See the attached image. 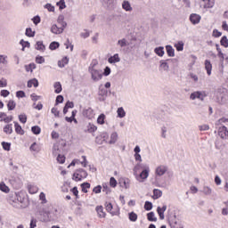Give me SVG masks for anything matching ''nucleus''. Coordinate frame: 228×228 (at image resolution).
<instances>
[{
  "instance_id": "38",
  "label": "nucleus",
  "mask_w": 228,
  "mask_h": 228,
  "mask_svg": "<svg viewBox=\"0 0 228 228\" xmlns=\"http://www.w3.org/2000/svg\"><path fill=\"white\" fill-rule=\"evenodd\" d=\"M97 131V126L92 123L87 125V133H95Z\"/></svg>"
},
{
  "instance_id": "4",
  "label": "nucleus",
  "mask_w": 228,
  "mask_h": 228,
  "mask_svg": "<svg viewBox=\"0 0 228 228\" xmlns=\"http://www.w3.org/2000/svg\"><path fill=\"white\" fill-rule=\"evenodd\" d=\"M200 6L205 10L211 9L215 6V0H200Z\"/></svg>"
},
{
  "instance_id": "31",
  "label": "nucleus",
  "mask_w": 228,
  "mask_h": 228,
  "mask_svg": "<svg viewBox=\"0 0 228 228\" xmlns=\"http://www.w3.org/2000/svg\"><path fill=\"white\" fill-rule=\"evenodd\" d=\"M97 65H99V61H97V60L94 59L92 61V62L89 65L88 68V72L92 71V70H97L95 68L97 67Z\"/></svg>"
},
{
  "instance_id": "33",
  "label": "nucleus",
  "mask_w": 228,
  "mask_h": 228,
  "mask_svg": "<svg viewBox=\"0 0 228 228\" xmlns=\"http://www.w3.org/2000/svg\"><path fill=\"white\" fill-rule=\"evenodd\" d=\"M201 94H202V92H200V91H196V92L191 93L190 95L191 101H195V99H200Z\"/></svg>"
},
{
  "instance_id": "53",
  "label": "nucleus",
  "mask_w": 228,
  "mask_h": 228,
  "mask_svg": "<svg viewBox=\"0 0 228 228\" xmlns=\"http://www.w3.org/2000/svg\"><path fill=\"white\" fill-rule=\"evenodd\" d=\"M2 147L4 151H10L12 149V143L6 142H2Z\"/></svg>"
},
{
  "instance_id": "32",
  "label": "nucleus",
  "mask_w": 228,
  "mask_h": 228,
  "mask_svg": "<svg viewBox=\"0 0 228 228\" xmlns=\"http://www.w3.org/2000/svg\"><path fill=\"white\" fill-rule=\"evenodd\" d=\"M53 88L55 94H61V90H63V88L61 87V83L60 82H55L53 85Z\"/></svg>"
},
{
  "instance_id": "16",
  "label": "nucleus",
  "mask_w": 228,
  "mask_h": 228,
  "mask_svg": "<svg viewBox=\"0 0 228 228\" xmlns=\"http://www.w3.org/2000/svg\"><path fill=\"white\" fill-rule=\"evenodd\" d=\"M95 209L100 218L106 217V212H104V208H102V206H97Z\"/></svg>"
},
{
  "instance_id": "41",
  "label": "nucleus",
  "mask_w": 228,
  "mask_h": 228,
  "mask_svg": "<svg viewBox=\"0 0 228 228\" xmlns=\"http://www.w3.org/2000/svg\"><path fill=\"white\" fill-rule=\"evenodd\" d=\"M220 45L223 47L227 48L228 47V39H227V36H223L221 40H220Z\"/></svg>"
},
{
  "instance_id": "46",
  "label": "nucleus",
  "mask_w": 228,
  "mask_h": 228,
  "mask_svg": "<svg viewBox=\"0 0 228 228\" xmlns=\"http://www.w3.org/2000/svg\"><path fill=\"white\" fill-rule=\"evenodd\" d=\"M56 5L59 6V10H65V8H67L65 0H60L59 2L56 3Z\"/></svg>"
},
{
  "instance_id": "9",
  "label": "nucleus",
  "mask_w": 228,
  "mask_h": 228,
  "mask_svg": "<svg viewBox=\"0 0 228 228\" xmlns=\"http://www.w3.org/2000/svg\"><path fill=\"white\" fill-rule=\"evenodd\" d=\"M165 211H167V205H164L162 208L161 207L157 208V213L160 220H165Z\"/></svg>"
},
{
  "instance_id": "20",
  "label": "nucleus",
  "mask_w": 228,
  "mask_h": 228,
  "mask_svg": "<svg viewBox=\"0 0 228 228\" xmlns=\"http://www.w3.org/2000/svg\"><path fill=\"white\" fill-rule=\"evenodd\" d=\"M35 49H37V51H40L41 53H44V51H45V46L44 45V42L37 41L35 45Z\"/></svg>"
},
{
  "instance_id": "13",
  "label": "nucleus",
  "mask_w": 228,
  "mask_h": 228,
  "mask_svg": "<svg viewBox=\"0 0 228 228\" xmlns=\"http://www.w3.org/2000/svg\"><path fill=\"white\" fill-rule=\"evenodd\" d=\"M154 53H155V54H157V56L163 58V56H165V47L158 46V47L154 48Z\"/></svg>"
},
{
  "instance_id": "11",
  "label": "nucleus",
  "mask_w": 228,
  "mask_h": 228,
  "mask_svg": "<svg viewBox=\"0 0 228 228\" xmlns=\"http://www.w3.org/2000/svg\"><path fill=\"white\" fill-rule=\"evenodd\" d=\"M121 6L125 12H133V6H131V3L127 0H124Z\"/></svg>"
},
{
  "instance_id": "25",
  "label": "nucleus",
  "mask_w": 228,
  "mask_h": 228,
  "mask_svg": "<svg viewBox=\"0 0 228 228\" xmlns=\"http://www.w3.org/2000/svg\"><path fill=\"white\" fill-rule=\"evenodd\" d=\"M117 140H118V134H117V132H114L110 135V140L109 142L110 145L117 143Z\"/></svg>"
},
{
  "instance_id": "62",
  "label": "nucleus",
  "mask_w": 228,
  "mask_h": 228,
  "mask_svg": "<svg viewBox=\"0 0 228 228\" xmlns=\"http://www.w3.org/2000/svg\"><path fill=\"white\" fill-rule=\"evenodd\" d=\"M57 161H58V163H60L61 165H63V163H65V157H64V155L58 154V156H57Z\"/></svg>"
},
{
  "instance_id": "50",
  "label": "nucleus",
  "mask_w": 228,
  "mask_h": 228,
  "mask_svg": "<svg viewBox=\"0 0 228 228\" xmlns=\"http://www.w3.org/2000/svg\"><path fill=\"white\" fill-rule=\"evenodd\" d=\"M63 101H65V99L63 98V95L61 94L57 95L55 100V106H58V104L63 103Z\"/></svg>"
},
{
  "instance_id": "44",
  "label": "nucleus",
  "mask_w": 228,
  "mask_h": 228,
  "mask_svg": "<svg viewBox=\"0 0 228 228\" xmlns=\"http://www.w3.org/2000/svg\"><path fill=\"white\" fill-rule=\"evenodd\" d=\"M176 51L181 52L184 49V43L183 41H179L177 44L175 45Z\"/></svg>"
},
{
  "instance_id": "39",
  "label": "nucleus",
  "mask_w": 228,
  "mask_h": 228,
  "mask_svg": "<svg viewBox=\"0 0 228 228\" xmlns=\"http://www.w3.org/2000/svg\"><path fill=\"white\" fill-rule=\"evenodd\" d=\"M118 118H124L126 117V110H124L123 107H119L117 110Z\"/></svg>"
},
{
  "instance_id": "17",
  "label": "nucleus",
  "mask_w": 228,
  "mask_h": 228,
  "mask_svg": "<svg viewBox=\"0 0 228 228\" xmlns=\"http://www.w3.org/2000/svg\"><path fill=\"white\" fill-rule=\"evenodd\" d=\"M109 63H118L120 61V57L118 56V53H115L114 55L110 56L108 59Z\"/></svg>"
},
{
  "instance_id": "64",
  "label": "nucleus",
  "mask_w": 228,
  "mask_h": 228,
  "mask_svg": "<svg viewBox=\"0 0 228 228\" xmlns=\"http://www.w3.org/2000/svg\"><path fill=\"white\" fill-rule=\"evenodd\" d=\"M30 151H33V152H38V144H37V142H33L30 145Z\"/></svg>"
},
{
  "instance_id": "57",
  "label": "nucleus",
  "mask_w": 228,
  "mask_h": 228,
  "mask_svg": "<svg viewBox=\"0 0 228 228\" xmlns=\"http://www.w3.org/2000/svg\"><path fill=\"white\" fill-rule=\"evenodd\" d=\"M26 37H35V32H33V30L31 29V28H26V32H25Z\"/></svg>"
},
{
  "instance_id": "47",
  "label": "nucleus",
  "mask_w": 228,
  "mask_h": 228,
  "mask_svg": "<svg viewBox=\"0 0 228 228\" xmlns=\"http://www.w3.org/2000/svg\"><path fill=\"white\" fill-rule=\"evenodd\" d=\"M0 65H8V56L0 55Z\"/></svg>"
},
{
  "instance_id": "18",
  "label": "nucleus",
  "mask_w": 228,
  "mask_h": 228,
  "mask_svg": "<svg viewBox=\"0 0 228 228\" xmlns=\"http://www.w3.org/2000/svg\"><path fill=\"white\" fill-rule=\"evenodd\" d=\"M28 193L30 195H35V193H38V187L34 184H28Z\"/></svg>"
},
{
  "instance_id": "23",
  "label": "nucleus",
  "mask_w": 228,
  "mask_h": 228,
  "mask_svg": "<svg viewBox=\"0 0 228 228\" xmlns=\"http://www.w3.org/2000/svg\"><path fill=\"white\" fill-rule=\"evenodd\" d=\"M9 203L11 204V206H12L13 208H20V206L17 205V200L16 198L13 196L12 194H10L9 196Z\"/></svg>"
},
{
  "instance_id": "43",
  "label": "nucleus",
  "mask_w": 228,
  "mask_h": 228,
  "mask_svg": "<svg viewBox=\"0 0 228 228\" xmlns=\"http://www.w3.org/2000/svg\"><path fill=\"white\" fill-rule=\"evenodd\" d=\"M104 120H106V115L100 114L97 118V124H100V126L104 125Z\"/></svg>"
},
{
  "instance_id": "26",
  "label": "nucleus",
  "mask_w": 228,
  "mask_h": 228,
  "mask_svg": "<svg viewBox=\"0 0 228 228\" xmlns=\"http://www.w3.org/2000/svg\"><path fill=\"white\" fill-rule=\"evenodd\" d=\"M149 172H150V168L149 167H146V168L143 169L139 175L140 179H147V177H149Z\"/></svg>"
},
{
  "instance_id": "45",
  "label": "nucleus",
  "mask_w": 228,
  "mask_h": 228,
  "mask_svg": "<svg viewBox=\"0 0 228 228\" xmlns=\"http://www.w3.org/2000/svg\"><path fill=\"white\" fill-rule=\"evenodd\" d=\"M31 131L33 134H40V133H42V128L38 126H34L31 127Z\"/></svg>"
},
{
  "instance_id": "12",
  "label": "nucleus",
  "mask_w": 228,
  "mask_h": 228,
  "mask_svg": "<svg viewBox=\"0 0 228 228\" xmlns=\"http://www.w3.org/2000/svg\"><path fill=\"white\" fill-rule=\"evenodd\" d=\"M166 51H167V56H169V58H174V56H175V50L174 49V47L170 45H166Z\"/></svg>"
},
{
  "instance_id": "37",
  "label": "nucleus",
  "mask_w": 228,
  "mask_h": 228,
  "mask_svg": "<svg viewBox=\"0 0 228 228\" xmlns=\"http://www.w3.org/2000/svg\"><path fill=\"white\" fill-rule=\"evenodd\" d=\"M147 219L149 220V222H158V217H156L154 212L148 213Z\"/></svg>"
},
{
  "instance_id": "19",
  "label": "nucleus",
  "mask_w": 228,
  "mask_h": 228,
  "mask_svg": "<svg viewBox=\"0 0 228 228\" xmlns=\"http://www.w3.org/2000/svg\"><path fill=\"white\" fill-rule=\"evenodd\" d=\"M162 196H163V191H161V190H159V189L153 190L152 199L154 200H158V199H160V197H162Z\"/></svg>"
},
{
  "instance_id": "15",
  "label": "nucleus",
  "mask_w": 228,
  "mask_h": 228,
  "mask_svg": "<svg viewBox=\"0 0 228 228\" xmlns=\"http://www.w3.org/2000/svg\"><path fill=\"white\" fill-rule=\"evenodd\" d=\"M51 31L54 35H61V33H63V28H61L60 27H58V25L53 24L51 28Z\"/></svg>"
},
{
  "instance_id": "56",
  "label": "nucleus",
  "mask_w": 228,
  "mask_h": 228,
  "mask_svg": "<svg viewBox=\"0 0 228 228\" xmlns=\"http://www.w3.org/2000/svg\"><path fill=\"white\" fill-rule=\"evenodd\" d=\"M36 63L42 65V63H45V59L43 56L38 55L36 57Z\"/></svg>"
},
{
  "instance_id": "1",
  "label": "nucleus",
  "mask_w": 228,
  "mask_h": 228,
  "mask_svg": "<svg viewBox=\"0 0 228 228\" xmlns=\"http://www.w3.org/2000/svg\"><path fill=\"white\" fill-rule=\"evenodd\" d=\"M89 73L91 74V79H93V81L95 83L102 79V71L100 69H93L89 71Z\"/></svg>"
},
{
  "instance_id": "6",
  "label": "nucleus",
  "mask_w": 228,
  "mask_h": 228,
  "mask_svg": "<svg viewBox=\"0 0 228 228\" xmlns=\"http://www.w3.org/2000/svg\"><path fill=\"white\" fill-rule=\"evenodd\" d=\"M167 170H168L167 166H159L156 168L155 174L156 175H159V177H161V175H165V174H167Z\"/></svg>"
},
{
  "instance_id": "28",
  "label": "nucleus",
  "mask_w": 228,
  "mask_h": 228,
  "mask_svg": "<svg viewBox=\"0 0 228 228\" xmlns=\"http://www.w3.org/2000/svg\"><path fill=\"white\" fill-rule=\"evenodd\" d=\"M17 106V103L13 100H10L7 103V110L8 111H13Z\"/></svg>"
},
{
  "instance_id": "27",
  "label": "nucleus",
  "mask_w": 228,
  "mask_h": 228,
  "mask_svg": "<svg viewBox=\"0 0 228 228\" xmlns=\"http://www.w3.org/2000/svg\"><path fill=\"white\" fill-rule=\"evenodd\" d=\"M119 184L122 188H126V190H127L129 188V179L122 178L119 182Z\"/></svg>"
},
{
  "instance_id": "59",
  "label": "nucleus",
  "mask_w": 228,
  "mask_h": 228,
  "mask_svg": "<svg viewBox=\"0 0 228 228\" xmlns=\"http://www.w3.org/2000/svg\"><path fill=\"white\" fill-rule=\"evenodd\" d=\"M160 67L164 69V70H168L169 67H168V62H167V61H160Z\"/></svg>"
},
{
  "instance_id": "61",
  "label": "nucleus",
  "mask_w": 228,
  "mask_h": 228,
  "mask_svg": "<svg viewBox=\"0 0 228 228\" xmlns=\"http://www.w3.org/2000/svg\"><path fill=\"white\" fill-rule=\"evenodd\" d=\"M16 97L18 99H24V97H26V93L24 91H17Z\"/></svg>"
},
{
  "instance_id": "30",
  "label": "nucleus",
  "mask_w": 228,
  "mask_h": 228,
  "mask_svg": "<svg viewBox=\"0 0 228 228\" xmlns=\"http://www.w3.org/2000/svg\"><path fill=\"white\" fill-rule=\"evenodd\" d=\"M4 133L6 134H12L13 133V126L12 124H8L4 127Z\"/></svg>"
},
{
  "instance_id": "21",
  "label": "nucleus",
  "mask_w": 228,
  "mask_h": 228,
  "mask_svg": "<svg viewBox=\"0 0 228 228\" xmlns=\"http://www.w3.org/2000/svg\"><path fill=\"white\" fill-rule=\"evenodd\" d=\"M65 65H69V57H63L62 60L58 61V67L63 69Z\"/></svg>"
},
{
  "instance_id": "34",
  "label": "nucleus",
  "mask_w": 228,
  "mask_h": 228,
  "mask_svg": "<svg viewBox=\"0 0 228 228\" xmlns=\"http://www.w3.org/2000/svg\"><path fill=\"white\" fill-rule=\"evenodd\" d=\"M14 127L17 134H24V130H22V126H20L17 121H14Z\"/></svg>"
},
{
  "instance_id": "10",
  "label": "nucleus",
  "mask_w": 228,
  "mask_h": 228,
  "mask_svg": "<svg viewBox=\"0 0 228 228\" xmlns=\"http://www.w3.org/2000/svg\"><path fill=\"white\" fill-rule=\"evenodd\" d=\"M200 15L197 14V13H192L190 15V20L191 22V24H199V22H200Z\"/></svg>"
},
{
  "instance_id": "24",
  "label": "nucleus",
  "mask_w": 228,
  "mask_h": 228,
  "mask_svg": "<svg viewBox=\"0 0 228 228\" xmlns=\"http://www.w3.org/2000/svg\"><path fill=\"white\" fill-rule=\"evenodd\" d=\"M94 115V110L92 108L84 109L83 116L86 117V118H90Z\"/></svg>"
},
{
  "instance_id": "36",
  "label": "nucleus",
  "mask_w": 228,
  "mask_h": 228,
  "mask_svg": "<svg viewBox=\"0 0 228 228\" xmlns=\"http://www.w3.org/2000/svg\"><path fill=\"white\" fill-rule=\"evenodd\" d=\"M60 47V43L57 41H53L50 45H49V49L50 51H56V49H58Z\"/></svg>"
},
{
  "instance_id": "48",
  "label": "nucleus",
  "mask_w": 228,
  "mask_h": 228,
  "mask_svg": "<svg viewBox=\"0 0 228 228\" xmlns=\"http://www.w3.org/2000/svg\"><path fill=\"white\" fill-rule=\"evenodd\" d=\"M118 45L119 47H127V39L122 38L118 41Z\"/></svg>"
},
{
  "instance_id": "60",
  "label": "nucleus",
  "mask_w": 228,
  "mask_h": 228,
  "mask_svg": "<svg viewBox=\"0 0 228 228\" xmlns=\"http://www.w3.org/2000/svg\"><path fill=\"white\" fill-rule=\"evenodd\" d=\"M203 193L205 195H211V193H213V190H211V188H209L208 186H204L203 187Z\"/></svg>"
},
{
  "instance_id": "3",
  "label": "nucleus",
  "mask_w": 228,
  "mask_h": 228,
  "mask_svg": "<svg viewBox=\"0 0 228 228\" xmlns=\"http://www.w3.org/2000/svg\"><path fill=\"white\" fill-rule=\"evenodd\" d=\"M99 101L101 102H104L106 101V97H108V90L104 87H99L98 90Z\"/></svg>"
},
{
  "instance_id": "5",
  "label": "nucleus",
  "mask_w": 228,
  "mask_h": 228,
  "mask_svg": "<svg viewBox=\"0 0 228 228\" xmlns=\"http://www.w3.org/2000/svg\"><path fill=\"white\" fill-rule=\"evenodd\" d=\"M218 135L223 140H225V139L228 138V130H227V127L225 126H223L219 127Z\"/></svg>"
},
{
  "instance_id": "52",
  "label": "nucleus",
  "mask_w": 228,
  "mask_h": 228,
  "mask_svg": "<svg viewBox=\"0 0 228 228\" xmlns=\"http://www.w3.org/2000/svg\"><path fill=\"white\" fill-rule=\"evenodd\" d=\"M0 190L1 191H4V193H8L10 191V188L6 186L4 183H0Z\"/></svg>"
},
{
  "instance_id": "35",
  "label": "nucleus",
  "mask_w": 228,
  "mask_h": 228,
  "mask_svg": "<svg viewBox=\"0 0 228 228\" xmlns=\"http://www.w3.org/2000/svg\"><path fill=\"white\" fill-rule=\"evenodd\" d=\"M83 193H88L90 188V183L85 182L80 184Z\"/></svg>"
},
{
  "instance_id": "63",
  "label": "nucleus",
  "mask_w": 228,
  "mask_h": 228,
  "mask_svg": "<svg viewBox=\"0 0 228 228\" xmlns=\"http://www.w3.org/2000/svg\"><path fill=\"white\" fill-rule=\"evenodd\" d=\"M70 191L73 193L74 196H76V199H79V191H77V187H73Z\"/></svg>"
},
{
  "instance_id": "2",
  "label": "nucleus",
  "mask_w": 228,
  "mask_h": 228,
  "mask_svg": "<svg viewBox=\"0 0 228 228\" xmlns=\"http://www.w3.org/2000/svg\"><path fill=\"white\" fill-rule=\"evenodd\" d=\"M228 102V92L227 90L223 91L219 95L217 96V102L219 104H227Z\"/></svg>"
},
{
  "instance_id": "49",
  "label": "nucleus",
  "mask_w": 228,
  "mask_h": 228,
  "mask_svg": "<svg viewBox=\"0 0 228 228\" xmlns=\"http://www.w3.org/2000/svg\"><path fill=\"white\" fill-rule=\"evenodd\" d=\"M20 45L22 46L21 51H24V49H26V47L29 48L30 47V44L28 41H24V39H21L20 41Z\"/></svg>"
},
{
  "instance_id": "42",
  "label": "nucleus",
  "mask_w": 228,
  "mask_h": 228,
  "mask_svg": "<svg viewBox=\"0 0 228 228\" xmlns=\"http://www.w3.org/2000/svg\"><path fill=\"white\" fill-rule=\"evenodd\" d=\"M128 218L130 222H136V220H138V215H136L134 212H130L128 214Z\"/></svg>"
},
{
  "instance_id": "55",
  "label": "nucleus",
  "mask_w": 228,
  "mask_h": 228,
  "mask_svg": "<svg viewBox=\"0 0 228 228\" xmlns=\"http://www.w3.org/2000/svg\"><path fill=\"white\" fill-rule=\"evenodd\" d=\"M144 209H145V211H151L152 209V202L145 201Z\"/></svg>"
},
{
  "instance_id": "51",
  "label": "nucleus",
  "mask_w": 228,
  "mask_h": 228,
  "mask_svg": "<svg viewBox=\"0 0 228 228\" xmlns=\"http://www.w3.org/2000/svg\"><path fill=\"white\" fill-rule=\"evenodd\" d=\"M80 179L88 177V173L85 169H79L78 171Z\"/></svg>"
},
{
  "instance_id": "14",
  "label": "nucleus",
  "mask_w": 228,
  "mask_h": 228,
  "mask_svg": "<svg viewBox=\"0 0 228 228\" xmlns=\"http://www.w3.org/2000/svg\"><path fill=\"white\" fill-rule=\"evenodd\" d=\"M205 69L207 70L208 76H211V71L213 70V64H211V61H205Z\"/></svg>"
},
{
  "instance_id": "54",
  "label": "nucleus",
  "mask_w": 228,
  "mask_h": 228,
  "mask_svg": "<svg viewBox=\"0 0 228 228\" xmlns=\"http://www.w3.org/2000/svg\"><path fill=\"white\" fill-rule=\"evenodd\" d=\"M19 120L21 124H26V122H28V116H26V114H20L19 115Z\"/></svg>"
},
{
  "instance_id": "29",
  "label": "nucleus",
  "mask_w": 228,
  "mask_h": 228,
  "mask_svg": "<svg viewBox=\"0 0 228 228\" xmlns=\"http://www.w3.org/2000/svg\"><path fill=\"white\" fill-rule=\"evenodd\" d=\"M49 215H51L50 211L44 212L41 217V222H51V217H49Z\"/></svg>"
},
{
  "instance_id": "7",
  "label": "nucleus",
  "mask_w": 228,
  "mask_h": 228,
  "mask_svg": "<svg viewBox=\"0 0 228 228\" xmlns=\"http://www.w3.org/2000/svg\"><path fill=\"white\" fill-rule=\"evenodd\" d=\"M105 208L108 213L112 215V216H117V215H118V211H113V204H111V202H105Z\"/></svg>"
},
{
  "instance_id": "40",
  "label": "nucleus",
  "mask_w": 228,
  "mask_h": 228,
  "mask_svg": "<svg viewBox=\"0 0 228 228\" xmlns=\"http://www.w3.org/2000/svg\"><path fill=\"white\" fill-rule=\"evenodd\" d=\"M26 71L27 72H33L35 69H37V64L36 63H30L28 65L25 66Z\"/></svg>"
},
{
  "instance_id": "22",
  "label": "nucleus",
  "mask_w": 228,
  "mask_h": 228,
  "mask_svg": "<svg viewBox=\"0 0 228 228\" xmlns=\"http://www.w3.org/2000/svg\"><path fill=\"white\" fill-rule=\"evenodd\" d=\"M27 86L28 88H31V86H34V88H38V80L37 78L28 80Z\"/></svg>"
},
{
  "instance_id": "58",
  "label": "nucleus",
  "mask_w": 228,
  "mask_h": 228,
  "mask_svg": "<svg viewBox=\"0 0 228 228\" xmlns=\"http://www.w3.org/2000/svg\"><path fill=\"white\" fill-rule=\"evenodd\" d=\"M117 179H115V177H110V186H111V188H117Z\"/></svg>"
},
{
  "instance_id": "8",
  "label": "nucleus",
  "mask_w": 228,
  "mask_h": 228,
  "mask_svg": "<svg viewBox=\"0 0 228 228\" xmlns=\"http://www.w3.org/2000/svg\"><path fill=\"white\" fill-rule=\"evenodd\" d=\"M13 197L16 198V204L20 202V204H24L26 202V198L22 192H14Z\"/></svg>"
}]
</instances>
